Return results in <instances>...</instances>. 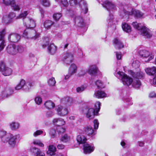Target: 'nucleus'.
Returning <instances> with one entry per match:
<instances>
[{"mask_svg": "<svg viewBox=\"0 0 156 156\" xmlns=\"http://www.w3.org/2000/svg\"><path fill=\"white\" fill-rule=\"evenodd\" d=\"M120 15L122 17H123L126 15H134L137 18H140L143 15V13L139 10L134 9L131 7H128L125 6L120 8Z\"/></svg>", "mask_w": 156, "mask_h": 156, "instance_id": "1", "label": "nucleus"}, {"mask_svg": "<svg viewBox=\"0 0 156 156\" xmlns=\"http://www.w3.org/2000/svg\"><path fill=\"white\" fill-rule=\"evenodd\" d=\"M133 27L138 30H140V34L147 38H150L152 36L151 31L147 28L145 25H142L136 22H134L132 23Z\"/></svg>", "mask_w": 156, "mask_h": 156, "instance_id": "2", "label": "nucleus"}, {"mask_svg": "<svg viewBox=\"0 0 156 156\" xmlns=\"http://www.w3.org/2000/svg\"><path fill=\"white\" fill-rule=\"evenodd\" d=\"M117 77L121 79L124 85L129 86L130 85L133 81V79L122 72L119 71L117 73Z\"/></svg>", "mask_w": 156, "mask_h": 156, "instance_id": "3", "label": "nucleus"}, {"mask_svg": "<svg viewBox=\"0 0 156 156\" xmlns=\"http://www.w3.org/2000/svg\"><path fill=\"white\" fill-rule=\"evenodd\" d=\"M98 2L108 11L113 10L116 9V5L109 0H98Z\"/></svg>", "mask_w": 156, "mask_h": 156, "instance_id": "4", "label": "nucleus"}, {"mask_svg": "<svg viewBox=\"0 0 156 156\" xmlns=\"http://www.w3.org/2000/svg\"><path fill=\"white\" fill-rule=\"evenodd\" d=\"M23 36L27 38L36 39L39 37L40 34L36 33V31L34 30L28 29L24 31L23 33Z\"/></svg>", "mask_w": 156, "mask_h": 156, "instance_id": "5", "label": "nucleus"}, {"mask_svg": "<svg viewBox=\"0 0 156 156\" xmlns=\"http://www.w3.org/2000/svg\"><path fill=\"white\" fill-rule=\"evenodd\" d=\"M18 136L17 135H11L9 137L6 136V139H2L4 142H8L10 146L13 148H15L17 146L16 142H17Z\"/></svg>", "mask_w": 156, "mask_h": 156, "instance_id": "6", "label": "nucleus"}, {"mask_svg": "<svg viewBox=\"0 0 156 156\" xmlns=\"http://www.w3.org/2000/svg\"><path fill=\"white\" fill-rule=\"evenodd\" d=\"M140 55L143 58L144 61L148 62L154 58V55L145 50H140L139 52Z\"/></svg>", "mask_w": 156, "mask_h": 156, "instance_id": "7", "label": "nucleus"}, {"mask_svg": "<svg viewBox=\"0 0 156 156\" xmlns=\"http://www.w3.org/2000/svg\"><path fill=\"white\" fill-rule=\"evenodd\" d=\"M0 71L5 76H9L12 73V69L6 66L5 63L3 61L0 62Z\"/></svg>", "mask_w": 156, "mask_h": 156, "instance_id": "8", "label": "nucleus"}, {"mask_svg": "<svg viewBox=\"0 0 156 156\" xmlns=\"http://www.w3.org/2000/svg\"><path fill=\"white\" fill-rule=\"evenodd\" d=\"M73 59V55L70 52L64 53L62 56V60L64 63L68 65L70 63Z\"/></svg>", "mask_w": 156, "mask_h": 156, "instance_id": "9", "label": "nucleus"}, {"mask_svg": "<svg viewBox=\"0 0 156 156\" xmlns=\"http://www.w3.org/2000/svg\"><path fill=\"white\" fill-rule=\"evenodd\" d=\"M48 40V39L47 38L46 39V42L42 45V47L43 48H45L48 46V52L51 54H53L56 50V47L53 44H49Z\"/></svg>", "mask_w": 156, "mask_h": 156, "instance_id": "10", "label": "nucleus"}, {"mask_svg": "<svg viewBox=\"0 0 156 156\" xmlns=\"http://www.w3.org/2000/svg\"><path fill=\"white\" fill-rule=\"evenodd\" d=\"M21 36L17 33H11L9 34L8 37L9 41L10 42L16 43L20 40Z\"/></svg>", "mask_w": 156, "mask_h": 156, "instance_id": "11", "label": "nucleus"}, {"mask_svg": "<svg viewBox=\"0 0 156 156\" xmlns=\"http://www.w3.org/2000/svg\"><path fill=\"white\" fill-rule=\"evenodd\" d=\"M75 23L78 26L81 27V29L82 30H84V32L86 31L87 28L85 27L84 25L85 23L83 21V18L80 16H77L75 17Z\"/></svg>", "mask_w": 156, "mask_h": 156, "instance_id": "12", "label": "nucleus"}, {"mask_svg": "<svg viewBox=\"0 0 156 156\" xmlns=\"http://www.w3.org/2000/svg\"><path fill=\"white\" fill-rule=\"evenodd\" d=\"M58 114L61 116H63L67 115L68 112V109L66 107L61 105H58L56 108Z\"/></svg>", "mask_w": 156, "mask_h": 156, "instance_id": "13", "label": "nucleus"}, {"mask_svg": "<svg viewBox=\"0 0 156 156\" xmlns=\"http://www.w3.org/2000/svg\"><path fill=\"white\" fill-rule=\"evenodd\" d=\"M30 151L34 156H44V153L41 151L40 149L33 146H31Z\"/></svg>", "mask_w": 156, "mask_h": 156, "instance_id": "14", "label": "nucleus"}, {"mask_svg": "<svg viewBox=\"0 0 156 156\" xmlns=\"http://www.w3.org/2000/svg\"><path fill=\"white\" fill-rule=\"evenodd\" d=\"M83 150L84 153L90 154L93 152L94 147L93 144H89L87 143L83 145Z\"/></svg>", "mask_w": 156, "mask_h": 156, "instance_id": "15", "label": "nucleus"}, {"mask_svg": "<svg viewBox=\"0 0 156 156\" xmlns=\"http://www.w3.org/2000/svg\"><path fill=\"white\" fill-rule=\"evenodd\" d=\"M3 2L5 5H10L13 7L15 10H19L20 9L19 6L16 4L15 0H3Z\"/></svg>", "mask_w": 156, "mask_h": 156, "instance_id": "16", "label": "nucleus"}, {"mask_svg": "<svg viewBox=\"0 0 156 156\" xmlns=\"http://www.w3.org/2000/svg\"><path fill=\"white\" fill-rule=\"evenodd\" d=\"M78 4L81 9V13L83 14H86L88 11L86 1L85 0H81Z\"/></svg>", "mask_w": 156, "mask_h": 156, "instance_id": "17", "label": "nucleus"}, {"mask_svg": "<svg viewBox=\"0 0 156 156\" xmlns=\"http://www.w3.org/2000/svg\"><path fill=\"white\" fill-rule=\"evenodd\" d=\"M23 21L27 27L33 28L35 27V22L31 18H26Z\"/></svg>", "mask_w": 156, "mask_h": 156, "instance_id": "18", "label": "nucleus"}, {"mask_svg": "<svg viewBox=\"0 0 156 156\" xmlns=\"http://www.w3.org/2000/svg\"><path fill=\"white\" fill-rule=\"evenodd\" d=\"M5 33V31L4 30H3L0 32V52L3 50L5 47L4 36Z\"/></svg>", "mask_w": 156, "mask_h": 156, "instance_id": "19", "label": "nucleus"}, {"mask_svg": "<svg viewBox=\"0 0 156 156\" xmlns=\"http://www.w3.org/2000/svg\"><path fill=\"white\" fill-rule=\"evenodd\" d=\"M13 93V90L11 88L8 87L5 88L1 92L2 98H7L9 96Z\"/></svg>", "mask_w": 156, "mask_h": 156, "instance_id": "20", "label": "nucleus"}, {"mask_svg": "<svg viewBox=\"0 0 156 156\" xmlns=\"http://www.w3.org/2000/svg\"><path fill=\"white\" fill-rule=\"evenodd\" d=\"M16 45L15 44H9L7 48V52L10 55H15L16 54Z\"/></svg>", "mask_w": 156, "mask_h": 156, "instance_id": "21", "label": "nucleus"}, {"mask_svg": "<svg viewBox=\"0 0 156 156\" xmlns=\"http://www.w3.org/2000/svg\"><path fill=\"white\" fill-rule=\"evenodd\" d=\"M85 110V113L88 118H92L94 117L95 115V109L94 108H86Z\"/></svg>", "mask_w": 156, "mask_h": 156, "instance_id": "22", "label": "nucleus"}, {"mask_svg": "<svg viewBox=\"0 0 156 156\" xmlns=\"http://www.w3.org/2000/svg\"><path fill=\"white\" fill-rule=\"evenodd\" d=\"M94 96L98 98H103L107 97V94L104 91L101 90H96Z\"/></svg>", "mask_w": 156, "mask_h": 156, "instance_id": "23", "label": "nucleus"}, {"mask_svg": "<svg viewBox=\"0 0 156 156\" xmlns=\"http://www.w3.org/2000/svg\"><path fill=\"white\" fill-rule=\"evenodd\" d=\"M98 69L95 65L90 66L88 70V73L91 76H95L97 73Z\"/></svg>", "mask_w": 156, "mask_h": 156, "instance_id": "24", "label": "nucleus"}, {"mask_svg": "<svg viewBox=\"0 0 156 156\" xmlns=\"http://www.w3.org/2000/svg\"><path fill=\"white\" fill-rule=\"evenodd\" d=\"M62 103L65 105L66 106H70L72 105L73 102L72 99L69 97L63 98L62 100Z\"/></svg>", "mask_w": 156, "mask_h": 156, "instance_id": "25", "label": "nucleus"}, {"mask_svg": "<svg viewBox=\"0 0 156 156\" xmlns=\"http://www.w3.org/2000/svg\"><path fill=\"white\" fill-rule=\"evenodd\" d=\"M53 123L58 126H62L65 124V121L61 118L54 119L53 120Z\"/></svg>", "mask_w": 156, "mask_h": 156, "instance_id": "26", "label": "nucleus"}, {"mask_svg": "<svg viewBox=\"0 0 156 156\" xmlns=\"http://www.w3.org/2000/svg\"><path fill=\"white\" fill-rule=\"evenodd\" d=\"M76 140L80 144H84L86 143L87 139L86 136L82 134H81L77 136Z\"/></svg>", "mask_w": 156, "mask_h": 156, "instance_id": "27", "label": "nucleus"}, {"mask_svg": "<svg viewBox=\"0 0 156 156\" xmlns=\"http://www.w3.org/2000/svg\"><path fill=\"white\" fill-rule=\"evenodd\" d=\"M146 73L149 75H156V67L153 66L151 68H147L145 69Z\"/></svg>", "mask_w": 156, "mask_h": 156, "instance_id": "28", "label": "nucleus"}, {"mask_svg": "<svg viewBox=\"0 0 156 156\" xmlns=\"http://www.w3.org/2000/svg\"><path fill=\"white\" fill-rule=\"evenodd\" d=\"M94 133L92 128L90 126H87L84 128L83 131V134H85L88 136L92 135Z\"/></svg>", "mask_w": 156, "mask_h": 156, "instance_id": "29", "label": "nucleus"}, {"mask_svg": "<svg viewBox=\"0 0 156 156\" xmlns=\"http://www.w3.org/2000/svg\"><path fill=\"white\" fill-rule=\"evenodd\" d=\"M131 74L134 79H137L138 80L143 78L144 76V73L141 71L136 73L132 72Z\"/></svg>", "mask_w": 156, "mask_h": 156, "instance_id": "30", "label": "nucleus"}, {"mask_svg": "<svg viewBox=\"0 0 156 156\" xmlns=\"http://www.w3.org/2000/svg\"><path fill=\"white\" fill-rule=\"evenodd\" d=\"M56 148L53 145H50L49 147L48 150L47 151V153L48 154H49L51 156L54 155V156H56L57 155H55V152L56 151ZM61 156H62L61 154H59Z\"/></svg>", "mask_w": 156, "mask_h": 156, "instance_id": "31", "label": "nucleus"}, {"mask_svg": "<svg viewBox=\"0 0 156 156\" xmlns=\"http://www.w3.org/2000/svg\"><path fill=\"white\" fill-rule=\"evenodd\" d=\"M114 44L116 48L120 49L124 47V45L121 41L117 38L114 39L113 41Z\"/></svg>", "mask_w": 156, "mask_h": 156, "instance_id": "32", "label": "nucleus"}, {"mask_svg": "<svg viewBox=\"0 0 156 156\" xmlns=\"http://www.w3.org/2000/svg\"><path fill=\"white\" fill-rule=\"evenodd\" d=\"M9 127L12 130H16L18 129L20 127V124L16 122H12L9 123Z\"/></svg>", "mask_w": 156, "mask_h": 156, "instance_id": "33", "label": "nucleus"}, {"mask_svg": "<svg viewBox=\"0 0 156 156\" xmlns=\"http://www.w3.org/2000/svg\"><path fill=\"white\" fill-rule=\"evenodd\" d=\"M107 22L109 25L112 26L114 25L115 23V22L112 14H109L107 18Z\"/></svg>", "mask_w": 156, "mask_h": 156, "instance_id": "34", "label": "nucleus"}, {"mask_svg": "<svg viewBox=\"0 0 156 156\" xmlns=\"http://www.w3.org/2000/svg\"><path fill=\"white\" fill-rule=\"evenodd\" d=\"M132 83V86L135 88H139L141 85V83L138 79H133Z\"/></svg>", "mask_w": 156, "mask_h": 156, "instance_id": "35", "label": "nucleus"}, {"mask_svg": "<svg viewBox=\"0 0 156 156\" xmlns=\"http://www.w3.org/2000/svg\"><path fill=\"white\" fill-rule=\"evenodd\" d=\"M122 28L123 30L127 33H129L131 30L130 26L128 24L123 23L122 25Z\"/></svg>", "mask_w": 156, "mask_h": 156, "instance_id": "36", "label": "nucleus"}, {"mask_svg": "<svg viewBox=\"0 0 156 156\" xmlns=\"http://www.w3.org/2000/svg\"><path fill=\"white\" fill-rule=\"evenodd\" d=\"M45 107L48 109H52L55 106V104L52 101L48 100L45 102L44 104Z\"/></svg>", "mask_w": 156, "mask_h": 156, "instance_id": "37", "label": "nucleus"}, {"mask_svg": "<svg viewBox=\"0 0 156 156\" xmlns=\"http://www.w3.org/2000/svg\"><path fill=\"white\" fill-rule=\"evenodd\" d=\"M55 24L51 20H48L45 21L44 24V27L47 29H50L51 27L53 26H55Z\"/></svg>", "mask_w": 156, "mask_h": 156, "instance_id": "38", "label": "nucleus"}, {"mask_svg": "<svg viewBox=\"0 0 156 156\" xmlns=\"http://www.w3.org/2000/svg\"><path fill=\"white\" fill-rule=\"evenodd\" d=\"M77 70V68L76 65L74 64H72L69 68L68 72H69V73L73 75L76 72Z\"/></svg>", "mask_w": 156, "mask_h": 156, "instance_id": "39", "label": "nucleus"}, {"mask_svg": "<svg viewBox=\"0 0 156 156\" xmlns=\"http://www.w3.org/2000/svg\"><path fill=\"white\" fill-rule=\"evenodd\" d=\"M25 81L24 80H21L20 83H18L15 87V89L19 90L23 88L24 84H25Z\"/></svg>", "mask_w": 156, "mask_h": 156, "instance_id": "40", "label": "nucleus"}, {"mask_svg": "<svg viewBox=\"0 0 156 156\" xmlns=\"http://www.w3.org/2000/svg\"><path fill=\"white\" fill-rule=\"evenodd\" d=\"M32 86V84L30 82H27L26 83L25 82V84H24L23 90L25 91H28L29 90Z\"/></svg>", "mask_w": 156, "mask_h": 156, "instance_id": "41", "label": "nucleus"}, {"mask_svg": "<svg viewBox=\"0 0 156 156\" xmlns=\"http://www.w3.org/2000/svg\"><path fill=\"white\" fill-rule=\"evenodd\" d=\"M43 133H44V136H45L46 135V133L44 132L43 130H38L34 132L33 135L34 136L36 137L37 136L40 135Z\"/></svg>", "mask_w": 156, "mask_h": 156, "instance_id": "42", "label": "nucleus"}, {"mask_svg": "<svg viewBox=\"0 0 156 156\" xmlns=\"http://www.w3.org/2000/svg\"><path fill=\"white\" fill-rule=\"evenodd\" d=\"M87 88L85 85H82L80 87H78L76 88V91L78 93H81L84 91Z\"/></svg>", "mask_w": 156, "mask_h": 156, "instance_id": "43", "label": "nucleus"}, {"mask_svg": "<svg viewBox=\"0 0 156 156\" xmlns=\"http://www.w3.org/2000/svg\"><path fill=\"white\" fill-rule=\"evenodd\" d=\"M34 101L38 105H40L42 102L41 98L39 95L35 97Z\"/></svg>", "mask_w": 156, "mask_h": 156, "instance_id": "44", "label": "nucleus"}, {"mask_svg": "<svg viewBox=\"0 0 156 156\" xmlns=\"http://www.w3.org/2000/svg\"><path fill=\"white\" fill-rule=\"evenodd\" d=\"M95 85L97 86L98 88L99 89H102L105 87V85L100 80H97L95 83Z\"/></svg>", "mask_w": 156, "mask_h": 156, "instance_id": "45", "label": "nucleus"}, {"mask_svg": "<svg viewBox=\"0 0 156 156\" xmlns=\"http://www.w3.org/2000/svg\"><path fill=\"white\" fill-rule=\"evenodd\" d=\"M16 54L18 53H22L24 51V48L21 45H16Z\"/></svg>", "mask_w": 156, "mask_h": 156, "instance_id": "46", "label": "nucleus"}, {"mask_svg": "<svg viewBox=\"0 0 156 156\" xmlns=\"http://www.w3.org/2000/svg\"><path fill=\"white\" fill-rule=\"evenodd\" d=\"M123 98L124 101L128 103L129 105H132L133 102H132L131 98L129 97V96H126L124 97Z\"/></svg>", "mask_w": 156, "mask_h": 156, "instance_id": "47", "label": "nucleus"}, {"mask_svg": "<svg viewBox=\"0 0 156 156\" xmlns=\"http://www.w3.org/2000/svg\"><path fill=\"white\" fill-rule=\"evenodd\" d=\"M29 12L27 11H25L23 13H22L20 14L16 18H23L24 20H25L26 18V16L27 15Z\"/></svg>", "mask_w": 156, "mask_h": 156, "instance_id": "48", "label": "nucleus"}, {"mask_svg": "<svg viewBox=\"0 0 156 156\" xmlns=\"http://www.w3.org/2000/svg\"><path fill=\"white\" fill-rule=\"evenodd\" d=\"M49 85L53 86L55 85L56 83V81L54 78L52 77L50 79L48 82Z\"/></svg>", "mask_w": 156, "mask_h": 156, "instance_id": "49", "label": "nucleus"}, {"mask_svg": "<svg viewBox=\"0 0 156 156\" xmlns=\"http://www.w3.org/2000/svg\"><path fill=\"white\" fill-rule=\"evenodd\" d=\"M33 143L34 144L37 145L39 146L43 147L44 146V144L39 140H34Z\"/></svg>", "mask_w": 156, "mask_h": 156, "instance_id": "50", "label": "nucleus"}, {"mask_svg": "<svg viewBox=\"0 0 156 156\" xmlns=\"http://www.w3.org/2000/svg\"><path fill=\"white\" fill-rule=\"evenodd\" d=\"M41 4L44 6L48 7L50 5V3L48 0H41Z\"/></svg>", "mask_w": 156, "mask_h": 156, "instance_id": "51", "label": "nucleus"}, {"mask_svg": "<svg viewBox=\"0 0 156 156\" xmlns=\"http://www.w3.org/2000/svg\"><path fill=\"white\" fill-rule=\"evenodd\" d=\"M60 5L62 7L66 8L68 5L67 0H61Z\"/></svg>", "mask_w": 156, "mask_h": 156, "instance_id": "52", "label": "nucleus"}, {"mask_svg": "<svg viewBox=\"0 0 156 156\" xmlns=\"http://www.w3.org/2000/svg\"><path fill=\"white\" fill-rule=\"evenodd\" d=\"M62 16L61 14L60 13H56L53 15V18L55 20H58Z\"/></svg>", "mask_w": 156, "mask_h": 156, "instance_id": "53", "label": "nucleus"}, {"mask_svg": "<svg viewBox=\"0 0 156 156\" xmlns=\"http://www.w3.org/2000/svg\"><path fill=\"white\" fill-rule=\"evenodd\" d=\"M70 137L66 134L63 136L61 138V140L64 142H66L69 140Z\"/></svg>", "mask_w": 156, "mask_h": 156, "instance_id": "54", "label": "nucleus"}, {"mask_svg": "<svg viewBox=\"0 0 156 156\" xmlns=\"http://www.w3.org/2000/svg\"><path fill=\"white\" fill-rule=\"evenodd\" d=\"M6 132L5 131L2 130H0V138H2V139H4V140L6 139V138L5 137L6 136H7L6 135Z\"/></svg>", "mask_w": 156, "mask_h": 156, "instance_id": "55", "label": "nucleus"}, {"mask_svg": "<svg viewBox=\"0 0 156 156\" xmlns=\"http://www.w3.org/2000/svg\"><path fill=\"white\" fill-rule=\"evenodd\" d=\"M101 103L100 102L98 101L96 102L95 104V109L96 111V115L98 113V112L99 111L100 109Z\"/></svg>", "mask_w": 156, "mask_h": 156, "instance_id": "56", "label": "nucleus"}, {"mask_svg": "<svg viewBox=\"0 0 156 156\" xmlns=\"http://www.w3.org/2000/svg\"><path fill=\"white\" fill-rule=\"evenodd\" d=\"M140 66V62L138 60H135L132 63V66L135 68L139 67Z\"/></svg>", "mask_w": 156, "mask_h": 156, "instance_id": "57", "label": "nucleus"}, {"mask_svg": "<svg viewBox=\"0 0 156 156\" xmlns=\"http://www.w3.org/2000/svg\"><path fill=\"white\" fill-rule=\"evenodd\" d=\"M15 16H16V15L14 12H12L10 13L8 15V18L9 19L8 20V21L9 22H10V21H11L10 20L12 19L13 18H14V17H15Z\"/></svg>", "mask_w": 156, "mask_h": 156, "instance_id": "58", "label": "nucleus"}, {"mask_svg": "<svg viewBox=\"0 0 156 156\" xmlns=\"http://www.w3.org/2000/svg\"><path fill=\"white\" fill-rule=\"evenodd\" d=\"M55 133L56 131L55 129H52L50 130L49 134L51 138H54L55 137Z\"/></svg>", "mask_w": 156, "mask_h": 156, "instance_id": "59", "label": "nucleus"}, {"mask_svg": "<svg viewBox=\"0 0 156 156\" xmlns=\"http://www.w3.org/2000/svg\"><path fill=\"white\" fill-rule=\"evenodd\" d=\"M94 129H97L98 128L99 122L97 119H94Z\"/></svg>", "mask_w": 156, "mask_h": 156, "instance_id": "60", "label": "nucleus"}, {"mask_svg": "<svg viewBox=\"0 0 156 156\" xmlns=\"http://www.w3.org/2000/svg\"><path fill=\"white\" fill-rule=\"evenodd\" d=\"M69 3L70 5H74L78 4L77 0H70L69 1Z\"/></svg>", "mask_w": 156, "mask_h": 156, "instance_id": "61", "label": "nucleus"}, {"mask_svg": "<svg viewBox=\"0 0 156 156\" xmlns=\"http://www.w3.org/2000/svg\"><path fill=\"white\" fill-rule=\"evenodd\" d=\"M29 57L30 59H31L33 58L34 62H35L36 60V58L35 57L34 55L32 53H30L29 54Z\"/></svg>", "mask_w": 156, "mask_h": 156, "instance_id": "62", "label": "nucleus"}, {"mask_svg": "<svg viewBox=\"0 0 156 156\" xmlns=\"http://www.w3.org/2000/svg\"><path fill=\"white\" fill-rule=\"evenodd\" d=\"M150 98H154L156 97V94L154 92H152L150 93L149 95Z\"/></svg>", "mask_w": 156, "mask_h": 156, "instance_id": "63", "label": "nucleus"}, {"mask_svg": "<svg viewBox=\"0 0 156 156\" xmlns=\"http://www.w3.org/2000/svg\"><path fill=\"white\" fill-rule=\"evenodd\" d=\"M57 131L59 133H63L65 132V129L62 127H59L58 129H57Z\"/></svg>", "mask_w": 156, "mask_h": 156, "instance_id": "64", "label": "nucleus"}]
</instances>
